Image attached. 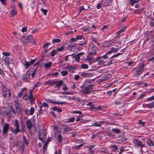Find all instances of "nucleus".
<instances>
[{
  "mask_svg": "<svg viewBox=\"0 0 154 154\" xmlns=\"http://www.w3.org/2000/svg\"><path fill=\"white\" fill-rule=\"evenodd\" d=\"M12 17L14 16L17 14V12L15 8H13L10 11Z\"/></svg>",
  "mask_w": 154,
  "mask_h": 154,
  "instance_id": "nucleus-25",
  "label": "nucleus"
},
{
  "mask_svg": "<svg viewBox=\"0 0 154 154\" xmlns=\"http://www.w3.org/2000/svg\"><path fill=\"white\" fill-rule=\"evenodd\" d=\"M91 81L87 80L84 84L81 86L82 88L80 92L84 94H88L93 89V86L91 85Z\"/></svg>",
  "mask_w": 154,
  "mask_h": 154,
  "instance_id": "nucleus-1",
  "label": "nucleus"
},
{
  "mask_svg": "<svg viewBox=\"0 0 154 154\" xmlns=\"http://www.w3.org/2000/svg\"><path fill=\"white\" fill-rule=\"evenodd\" d=\"M3 55L4 56V57H7L9 56L10 54L9 53L4 52L2 53Z\"/></svg>",
  "mask_w": 154,
  "mask_h": 154,
  "instance_id": "nucleus-51",
  "label": "nucleus"
},
{
  "mask_svg": "<svg viewBox=\"0 0 154 154\" xmlns=\"http://www.w3.org/2000/svg\"><path fill=\"white\" fill-rule=\"evenodd\" d=\"M119 50V49L117 48H111V50L108 52V54H111L112 52H116Z\"/></svg>",
  "mask_w": 154,
  "mask_h": 154,
  "instance_id": "nucleus-23",
  "label": "nucleus"
},
{
  "mask_svg": "<svg viewBox=\"0 0 154 154\" xmlns=\"http://www.w3.org/2000/svg\"><path fill=\"white\" fill-rule=\"evenodd\" d=\"M56 83L54 81H51V80L45 82V84L46 85H49L51 86H53Z\"/></svg>",
  "mask_w": 154,
  "mask_h": 154,
  "instance_id": "nucleus-19",
  "label": "nucleus"
},
{
  "mask_svg": "<svg viewBox=\"0 0 154 154\" xmlns=\"http://www.w3.org/2000/svg\"><path fill=\"white\" fill-rule=\"evenodd\" d=\"M147 142L149 146H152L154 145V143L150 139L147 140Z\"/></svg>",
  "mask_w": 154,
  "mask_h": 154,
  "instance_id": "nucleus-28",
  "label": "nucleus"
},
{
  "mask_svg": "<svg viewBox=\"0 0 154 154\" xmlns=\"http://www.w3.org/2000/svg\"><path fill=\"white\" fill-rule=\"evenodd\" d=\"M132 71L135 72L133 74L134 77L138 76L141 74L144 71V69L142 67H137L132 69Z\"/></svg>",
  "mask_w": 154,
  "mask_h": 154,
  "instance_id": "nucleus-4",
  "label": "nucleus"
},
{
  "mask_svg": "<svg viewBox=\"0 0 154 154\" xmlns=\"http://www.w3.org/2000/svg\"><path fill=\"white\" fill-rule=\"evenodd\" d=\"M101 6V4L100 3H98L97 5V8L98 9H100Z\"/></svg>",
  "mask_w": 154,
  "mask_h": 154,
  "instance_id": "nucleus-64",
  "label": "nucleus"
},
{
  "mask_svg": "<svg viewBox=\"0 0 154 154\" xmlns=\"http://www.w3.org/2000/svg\"><path fill=\"white\" fill-rule=\"evenodd\" d=\"M2 60L8 64L11 63V59L7 57H3Z\"/></svg>",
  "mask_w": 154,
  "mask_h": 154,
  "instance_id": "nucleus-10",
  "label": "nucleus"
},
{
  "mask_svg": "<svg viewBox=\"0 0 154 154\" xmlns=\"http://www.w3.org/2000/svg\"><path fill=\"white\" fill-rule=\"evenodd\" d=\"M87 105H88V106H91V107H94V106L93 103H92V102H89L87 104Z\"/></svg>",
  "mask_w": 154,
  "mask_h": 154,
  "instance_id": "nucleus-60",
  "label": "nucleus"
},
{
  "mask_svg": "<svg viewBox=\"0 0 154 154\" xmlns=\"http://www.w3.org/2000/svg\"><path fill=\"white\" fill-rule=\"evenodd\" d=\"M109 54H108L107 52L105 54L103 55V56L101 57H98L96 59L97 60H98L99 59H100L102 58H103L106 59H107L108 58V57L107 56V55Z\"/></svg>",
  "mask_w": 154,
  "mask_h": 154,
  "instance_id": "nucleus-27",
  "label": "nucleus"
},
{
  "mask_svg": "<svg viewBox=\"0 0 154 154\" xmlns=\"http://www.w3.org/2000/svg\"><path fill=\"white\" fill-rule=\"evenodd\" d=\"M47 132L46 130H41L39 134V140L42 141L43 143L45 141V140L46 138V135Z\"/></svg>",
  "mask_w": 154,
  "mask_h": 154,
  "instance_id": "nucleus-6",
  "label": "nucleus"
},
{
  "mask_svg": "<svg viewBox=\"0 0 154 154\" xmlns=\"http://www.w3.org/2000/svg\"><path fill=\"white\" fill-rule=\"evenodd\" d=\"M32 39V36L29 35L22 37L21 40L24 44H26L31 42Z\"/></svg>",
  "mask_w": 154,
  "mask_h": 154,
  "instance_id": "nucleus-7",
  "label": "nucleus"
},
{
  "mask_svg": "<svg viewBox=\"0 0 154 154\" xmlns=\"http://www.w3.org/2000/svg\"><path fill=\"white\" fill-rule=\"evenodd\" d=\"M92 75L91 73H87V72H82L81 74V76L83 77H88L91 76Z\"/></svg>",
  "mask_w": 154,
  "mask_h": 154,
  "instance_id": "nucleus-17",
  "label": "nucleus"
},
{
  "mask_svg": "<svg viewBox=\"0 0 154 154\" xmlns=\"http://www.w3.org/2000/svg\"><path fill=\"white\" fill-rule=\"evenodd\" d=\"M82 144H80L78 146H75L74 147V148H75L76 149H78L79 148L82 147L83 146Z\"/></svg>",
  "mask_w": 154,
  "mask_h": 154,
  "instance_id": "nucleus-54",
  "label": "nucleus"
},
{
  "mask_svg": "<svg viewBox=\"0 0 154 154\" xmlns=\"http://www.w3.org/2000/svg\"><path fill=\"white\" fill-rule=\"evenodd\" d=\"M72 113H74V114H81L82 113V112L81 111H74L72 112Z\"/></svg>",
  "mask_w": 154,
  "mask_h": 154,
  "instance_id": "nucleus-56",
  "label": "nucleus"
},
{
  "mask_svg": "<svg viewBox=\"0 0 154 154\" xmlns=\"http://www.w3.org/2000/svg\"><path fill=\"white\" fill-rule=\"evenodd\" d=\"M52 64V63L50 62L45 63L43 66L46 69H48L51 66Z\"/></svg>",
  "mask_w": 154,
  "mask_h": 154,
  "instance_id": "nucleus-15",
  "label": "nucleus"
},
{
  "mask_svg": "<svg viewBox=\"0 0 154 154\" xmlns=\"http://www.w3.org/2000/svg\"><path fill=\"white\" fill-rule=\"evenodd\" d=\"M9 110L11 112H12L14 113H16V112L14 110V108L12 107L11 105L9 106Z\"/></svg>",
  "mask_w": 154,
  "mask_h": 154,
  "instance_id": "nucleus-49",
  "label": "nucleus"
},
{
  "mask_svg": "<svg viewBox=\"0 0 154 154\" xmlns=\"http://www.w3.org/2000/svg\"><path fill=\"white\" fill-rule=\"evenodd\" d=\"M28 98V95L27 94H25L24 95L23 98L25 100H27Z\"/></svg>",
  "mask_w": 154,
  "mask_h": 154,
  "instance_id": "nucleus-63",
  "label": "nucleus"
},
{
  "mask_svg": "<svg viewBox=\"0 0 154 154\" xmlns=\"http://www.w3.org/2000/svg\"><path fill=\"white\" fill-rule=\"evenodd\" d=\"M14 125L16 128L15 129H11V131L15 135H16L18 133L21 131V129L19 128L20 124L18 121L16 120L14 122Z\"/></svg>",
  "mask_w": 154,
  "mask_h": 154,
  "instance_id": "nucleus-3",
  "label": "nucleus"
},
{
  "mask_svg": "<svg viewBox=\"0 0 154 154\" xmlns=\"http://www.w3.org/2000/svg\"><path fill=\"white\" fill-rule=\"evenodd\" d=\"M87 9H85L83 6H82L80 7V11H79V14H80L81 11H82L83 10H87Z\"/></svg>",
  "mask_w": 154,
  "mask_h": 154,
  "instance_id": "nucleus-58",
  "label": "nucleus"
},
{
  "mask_svg": "<svg viewBox=\"0 0 154 154\" xmlns=\"http://www.w3.org/2000/svg\"><path fill=\"white\" fill-rule=\"evenodd\" d=\"M107 80L106 75H105L104 77H102L100 79L98 82H100V83H101L103 81Z\"/></svg>",
  "mask_w": 154,
  "mask_h": 154,
  "instance_id": "nucleus-31",
  "label": "nucleus"
},
{
  "mask_svg": "<svg viewBox=\"0 0 154 154\" xmlns=\"http://www.w3.org/2000/svg\"><path fill=\"white\" fill-rule=\"evenodd\" d=\"M76 39L78 40H82L84 39V38L82 35H78L76 36Z\"/></svg>",
  "mask_w": 154,
  "mask_h": 154,
  "instance_id": "nucleus-44",
  "label": "nucleus"
},
{
  "mask_svg": "<svg viewBox=\"0 0 154 154\" xmlns=\"http://www.w3.org/2000/svg\"><path fill=\"white\" fill-rule=\"evenodd\" d=\"M102 122H100L99 123H98L97 122H96L94 123L93 125L94 126L96 127H98L100 126L102 124Z\"/></svg>",
  "mask_w": 154,
  "mask_h": 154,
  "instance_id": "nucleus-38",
  "label": "nucleus"
},
{
  "mask_svg": "<svg viewBox=\"0 0 154 154\" xmlns=\"http://www.w3.org/2000/svg\"><path fill=\"white\" fill-rule=\"evenodd\" d=\"M55 82H56L55 84H56L57 87H60L62 85H63V81L61 80L58 82L55 81Z\"/></svg>",
  "mask_w": 154,
  "mask_h": 154,
  "instance_id": "nucleus-22",
  "label": "nucleus"
},
{
  "mask_svg": "<svg viewBox=\"0 0 154 154\" xmlns=\"http://www.w3.org/2000/svg\"><path fill=\"white\" fill-rule=\"evenodd\" d=\"M91 49L92 51L90 52V54L92 55L95 54H97V52L95 51L94 46V44H91L90 45Z\"/></svg>",
  "mask_w": 154,
  "mask_h": 154,
  "instance_id": "nucleus-13",
  "label": "nucleus"
},
{
  "mask_svg": "<svg viewBox=\"0 0 154 154\" xmlns=\"http://www.w3.org/2000/svg\"><path fill=\"white\" fill-rule=\"evenodd\" d=\"M84 54L83 52H81L73 56V57H75V60L77 62H79L81 56L83 55Z\"/></svg>",
  "mask_w": 154,
  "mask_h": 154,
  "instance_id": "nucleus-9",
  "label": "nucleus"
},
{
  "mask_svg": "<svg viewBox=\"0 0 154 154\" xmlns=\"http://www.w3.org/2000/svg\"><path fill=\"white\" fill-rule=\"evenodd\" d=\"M133 143L135 144V146L137 148L140 147L141 150L142 152H144L146 150V148L144 144L142 143V142L138 139H134Z\"/></svg>",
  "mask_w": 154,
  "mask_h": 154,
  "instance_id": "nucleus-2",
  "label": "nucleus"
},
{
  "mask_svg": "<svg viewBox=\"0 0 154 154\" xmlns=\"http://www.w3.org/2000/svg\"><path fill=\"white\" fill-rule=\"evenodd\" d=\"M128 139L125 137L124 136H120L119 137L118 140L119 141V143H121L122 142H124L127 140H128Z\"/></svg>",
  "mask_w": 154,
  "mask_h": 154,
  "instance_id": "nucleus-16",
  "label": "nucleus"
},
{
  "mask_svg": "<svg viewBox=\"0 0 154 154\" xmlns=\"http://www.w3.org/2000/svg\"><path fill=\"white\" fill-rule=\"evenodd\" d=\"M105 62V61H103V60H101V61H100L98 63V64L100 65H102L104 64Z\"/></svg>",
  "mask_w": 154,
  "mask_h": 154,
  "instance_id": "nucleus-53",
  "label": "nucleus"
},
{
  "mask_svg": "<svg viewBox=\"0 0 154 154\" xmlns=\"http://www.w3.org/2000/svg\"><path fill=\"white\" fill-rule=\"evenodd\" d=\"M112 3V0H102L101 3L104 6L109 5Z\"/></svg>",
  "mask_w": 154,
  "mask_h": 154,
  "instance_id": "nucleus-8",
  "label": "nucleus"
},
{
  "mask_svg": "<svg viewBox=\"0 0 154 154\" xmlns=\"http://www.w3.org/2000/svg\"><path fill=\"white\" fill-rule=\"evenodd\" d=\"M75 120V118L74 117H73L68 119L66 122V123H71L74 122Z\"/></svg>",
  "mask_w": 154,
  "mask_h": 154,
  "instance_id": "nucleus-32",
  "label": "nucleus"
},
{
  "mask_svg": "<svg viewBox=\"0 0 154 154\" xmlns=\"http://www.w3.org/2000/svg\"><path fill=\"white\" fill-rule=\"evenodd\" d=\"M80 76L79 75H75V79L76 80H78L79 79Z\"/></svg>",
  "mask_w": 154,
  "mask_h": 154,
  "instance_id": "nucleus-57",
  "label": "nucleus"
},
{
  "mask_svg": "<svg viewBox=\"0 0 154 154\" xmlns=\"http://www.w3.org/2000/svg\"><path fill=\"white\" fill-rule=\"evenodd\" d=\"M61 40L60 39L55 38L53 40L52 42L54 44L56 43H59L60 42Z\"/></svg>",
  "mask_w": 154,
  "mask_h": 154,
  "instance_id": "nucleus-33",
  "label": "nucleus"
},
{
  "mask_svg": "<svg viewBox=\"0 0 154 154\" xmlns=\"http://www.w3.org/2000/svg\"><path fill=\"white\" fill-rule=\"evenodd\" d=\"M29 112L30 114L31 115H32V114H33L34 112V108L33 107H31L30 108Z\"/></svg>",
  "mask_w": 154,
  "mask_h": 154,
  "instance_id": "nucleus-39",
  "label": "nucleus"
},
{
  "mask_svg": "<svg viewBox=\"0 0 154 154\" xmlns=\"http://www.w3.org/2000/svg\"><path fill=\"white\" fill-rule=\"evenodd\" d=\"M62 85L63 89L64 91H67L68 89V88H67L66 85L65 84H63Z\"/></svg>",
  "mask_w": 154,
  "mask_h": 154,
  "instance_id": "nucleus-48",
  "label": "nucleus"
},
{
  "mask_svg": "<svg viewBox=\"0 0 154 154\" xmlns=\"http://www.w3.org/2000/svg\"><path fill=\"white\" fill-rule=\"evenodd\" d=\"M72 130V128H71L66 127L64 128V130L63 131V134H66L68 132Z\"/></svg>",
  "mask_w": 154,
  "mask_h": 154,
  "instance_id": "nucleus-20",
  "label": "nucleus"
},
{
  "mask_svg": "<svg viewBox=\"0 0 154 154\" xmlns=\"http://www.w3.org/2000/svg\"><path fill=\"white\" fill-rule=\"evenodd\" d=\"M41 10L43 13L44 15H46V13L48 12V11L47 10L41 8Z\"/></svg>",
  "mask_w": 154,
  "mask_h": 154,
  "instance_id": "nucleus-46",
  "label": "nucleus"
},
{
  "mask_svg": "<svg viewBox=\"0 0 154 154\" xmlns=\"http://www.w3.org/2000/svg\"><path fill=\"white\" fill-rule=\"evenodd\" d=\"M29 5L31 7L32 9H34L35 7V0H30L29 3Z\"/></svg>",
  "mask_w": 154,
  "mask_h": 154,
  "instance_id": "nucleus-12",
  "label": "nucleus"
},
{
  "mask_svg": "<svg viewBox=\"0 0 154 154\" xmlns=\"http://www.w3.org/2000/svg\"><path fill=\"white\" fill-rule=\"evenodd\" d=\"M88 43V42L86 41H85L84 42L82 43H81V44H79V45H80V46H83L85 44H87Z\"/></svg>",
  "mask_w": 154,
  "mask_h": 154,
  "instance_id": "nucleus-59",
  "label": "nucleus"
},
{
  "mask_svg": "<svg viewBox=\"0 0 154 154\" xmlns=\"http://www.w3.org/2000/svg\"><path fill=\"white\" fill-rule=\"evenodd\" d=\"M146 106L149 108H152L154 106V101L152 103L146 105Z\"/></svg>",
  "mask_w": 154,
  "mask_h": 154,
  "instance_id": "nucleus-29",
  "label": "nucleus"
},
{
  "mask_svg": "<svg viewBox=\"0 0 154 154\" xmlns=\"http://www.w3.org/2000/svg\"><path fill=\"white\" fill-rule=\"evenodd\" d=\"M126 28H127L126 26H123L122 28V29H121V30H120V32H124L126 29Z\"/></svg>",
  "mask_w": 154,
  "mask_h": 154,
  "instance_id": "nucleus-50",
  "label": "nucleus"
},
{
  "mask_svg": "<svg viewBox=\"0 0 154 154\" xmlns=\"http://www.w3.org/2000/svg\"><path fill=\"white\" fill-rule=\"evenodd\" d=\"M61 93L63 94H65L66 95H69L72 94V93L70 92L69 91L63 92H62Z\"/></svg>",
  "mask_w": 154,
  "mask_h": 154,
  "instance_id": "nucleus-55",
  "label": "nucleus"
},
{
  "mask_svg": "<svg viewBox=\"0 0 154 154\" xmlns=\"http://www.w3.org/2000/svg\"><path fill=\"white\" fill-rule=\"evenodd\" d=\"M112 130V132H115L116 133H119L120 132V130L118 129L113 128Z\"/></svg>",
  "mask_w": 154,
  "mask_h": 154,
  "instance_id": "nucleus-35",
  "label": "nucleus"
},
{
  "mask_svg": "<svg viewBox=\"0 0 154 154\" xmlns=\"http://www.w3.org/2000/svg\"><path fill=\"white\" fill-rule=\"evenodd\" d=\"M70 98L71 99H72V100H74L77 101L78 102H80L81 101V100H80L78 98H76L74 96H73L72 97H69V99H70Z\"/></svg>",
  "mask_w": 154,
  "mask_h": 154,
  "instance_id": "nucleus-37",
  "label": "nucleus"
},
{
  "mask_svg": "<svg viewBox=\"0 0 154 154\" xmlns=\"http://www.w3.org/2000/svg\"><path fill=\"white\" fill-rule=\"evenodd\" d=\"M23 138L24 143L25 144H26V145H28L29 144V142L28 140L26 139V137L25 136H23Z\"/></svg>",
  "mask_w": 154,
  "mask_h": 154,
  "instance_id": "nucleus-30",
  "label": "nucleus"
},
{
  "mask_svg": "<svg viewBox=\"0 0 154 154\" xmlns=\"http://www.w3.org/2000/svg\"><path fill=\"white\" fill-rule=\"evenodd\" d=\"M26 125L28 129H30L32 128V124L30 120H28L26 122Z\"/></svg>",
  "mask_w": 154,
  "mask_h": 154,
  "instance_id": "nucleus-18",
  "label": "nucleus"
},
{
  "mask_svg": "<svg viewBox=\"0 0 154 154\" xmlns=\"http://www.w3.org/2000/svg\"><path fill=\"white\" fill-rule=\"evenodd\" d=\"M40 84H41V83L40 82L37 83L35 85L34 87H33L34 88H36L37 87H38V86H39L40 85Z\"/></svg>",
  "mask_w": 154,
  "mask_h": 154,
  "instance_id": "nucleus-61",
  "label": "nucleus"
},
{
  "mask_svg": "<svg viewBox=\"0 0 154 154\" xmlns=\"http://www.w3.org/2000/svg\"><path fill=\"white\" fill-rule=\"evenodd\" d=\"M121 53H119L117 54H115L113 56H112V57H111L109 59H113L114 57H116L119 56L121 54Z\"/></svg>",
  "mask_w": 154,
  "mask_h": 154,
  "instance_id": "nucleus-42",
  "label": "nucleus"
},
{
  "mask_svg": "<svg viewBox=\"0 0 154 154\" xmlns=\"http://www.w3.org/2000/svg\"><path fill=\"white\" fill-rule=\"evenodd\" d=\"M81 68L83 69H87L88 68V66L87 64H82L81 65Z\"/></svg>",
  "mask_w": 154,
  "mask_h": 154,
  "instance_id": "nucleus-34",
  "label": "nucleus"
},
{
  "mask_svg": "<svg viewBox=\"0 0 154 154\" xmlns=\"http://www.w3.org/2000/svg\"><path fill=\"white\" fill-rule=\"evenodd\" d=\"M110 59L111 60L107 62V63L105 65V66H110L111 64L116 62L117 61V60L116 59Z\"/></svg>",
  "mask_w": 154,
  "mask_h": 154,
  "instance_id": "nucleus-14",
  "label": "nucleus"
},
{
  "mask_svg": "<svg viewBox=\"0 0 154 154\" xmlns=\"http://www.w3.org/2000/svg\"><path fill=\"white\" fill-rule=\"evenodd\" d=\"M66 68L70 72L73 71L74 70L73 67L70 65H67Z\"/></svg>",
  "mask_w": 154,
  "mask_h": 154,
  "instance_id": "nucleus-26",
  "label": "nucleus"
},
{
  "mask_svg": "<svg viewBox=\"0 0 154 154\" xmlns=\"http://www.w3.org/2000/svg\"><path fill=\"white\" fill-rule=\"evenodd\" d=\"M9 125L6 124H5L3 127V133L4 134H6L8 130V127Z\"/></svg>",
  "mask_w": 154,
  "mask_h": 154,
  "instance_id": "nucleus-11",
  "label": "nucleus"
},
{
  "mask_svg": "<svg viewBox=\"0 0 154 154\" xmlns=\"http://www.w3.org/2000/svg\"><path fill=\"white\" fill-rule=\"evenodd\" d=\"M29 79V75L28 74H24L23 75V80L27 81Z\"/></svg>",
  "mask_w": 154,
  "mask_h": 154,
  "instance_id": "nucleus-24",
  "label": "nucleus"
},
{
  "mask_svg": "<svg viewBox=\"0 0 154 154\" xmlns=\"http://www.w3.org/2000/svg\"><path fill=\"white\" fill-rule=\"evenodd\" d=\"M65 47L63 46H62L60 48H58L57 50V51H61L64 50Z\"/></svg>",
  "mask_w": 154,
  "mask_h": 154,
  "instance_id": "nucleus-52",
  "label": "nucleus"
},
{
  "mask_svg": "<svg viewBox=\"0 0 154 154\" xmlns=\"http://www.w3.org/2000/svg\"><path fill=\"white\" fill-rule=\"evenodd\" d=\"M58 53V51L57 50H53L52 51V52L51 53V55L52 56H54L55 54H57Z\"/></svg>",
  "mask_w": 154,
  "mask_h": 154,
  "instance_id": "nucleus-36",
  "label": "nucleus"
},
{
  "mask_svg": "<svg viewBox=\"0 0 154 154\" xmlns=\"http://www.w3.org/2000/svg\"><path fill=\"white\" fill-rule=\"evenodd\" d=\"M2 90L4 97L8 100L10 99V91L5 87H3Z\"/></svg>",
  "mask_w": 154,
  "mask_h": 154,
  "instance_id": "nucleus-5",
  "label": "nucleus"
},
{
  "mask_svg": "<svg viewBox=\"0 0 154 154\" xmlns=\"http://www.w3.org/2000/svg\"><path fill=\"white\" fill-rule=\"evenodd\" d=\"M25 66L27 68L29 67L30 65H31L30 62H26V60H25Z\"/></svg>",
  "mask_w": 154,
  "mask_h": 154,
  "instance_id": "nucleus-43",
  "label": "nucleus"
},
{
  "mask_svg": "<svg viewBox=\"0 0 154 154\" xmlns=\"http://www.w3.org/2000/svg\"><path fill=\"white\" fill-rule=\"evenodd\" d=\"M105 75H106V78H107V79H109L111 77V75L109 74H106Z\"/></svg>",
  "mask_w": 154,
  "mask_h": 154,
  "instance_id": "nucleus-62",
  "label": "nucleus"
},
{
  "mask_svg": "<svg viewBox=\"0 0 154 154\" xmlns=\"http://www.w3.org/2000/svg\"><path fill=\"white\" fill-rule=\"evenodd\" d=\"M37 69V67H36L35 69H34V70L32 72V73L31 75V76L32 77H34V76L35 74V73L36 72Z\"/></svg>",
  "mask_w": 154,
  "mask_h": 154,
  "instance_id": "nucleus-47",
  "label": "nucleus"
},
{
  "mask_svg": "<svg viewBox=\"0 0 154 154\" xmlns=\"http://www.w3.org/2000/svg\"><path fill=\"white\" fill-rule=\"evenodd\" d=\"M61 74L63 76H65L67 75L68 74V72L67 71L65 70L63 71L60 72Z\"/></svg>",
  "mask_w": 154,
  "mask_h": 154,
  "instance_id": "nucleus-40",
  "label": "nucleus"
},
{
  "mask_svg": "<svg viewBox=\"0 0 154 154\" xmlns=\"http://www.w3.org/2000/svg\"><path fill=\"white\" fill-rule=\"evenodd\" d=\"M43 106H44L45 107H48V105L46 103L43 102L42 104L40 106V110L41 111H42L44 110V109H42Z\"/></svg>",
  "mask_w": 154,
  "mask_h": 154,
  "instance_id": "nucleus-21",
  "label": "nucleus"
},
{
  "mask_svg": "<svg viewBox=\"0 0 154 154\" xmlns=\"http://www.w3.org/2000/svg\"><path fill=\"white\" fill-rule=\"evenodd\" d=\"M33 95L32 94H29V99L31 100V102H32L34 101V99L33 98Z\"/></svg>",
  "mask_w": 154,
  "mask_h": 154,
  "instance_id": "nucleus-41",
  "label": "nucleus"
},
{
  "mask_svg": "<svg viewBox=\"0 0 154 154\" xmlns=\"http://www.w3.org/2000/svg\"><path fill=\"white\" fill-rule=\"evenodd\" d=\"M58 141L60 143H61L62 141V137L61 134L58 135Z\"/></svg>",
  "mask_w": 154,
  "mask_h": 154,
  "instance_id": "nucleus-45",
  "label": "nucleus"
}]
</instances>
